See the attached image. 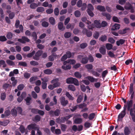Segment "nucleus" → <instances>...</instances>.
Returning <instances> with one entry per match:
<instances>
[{
  "instance_id": "1",
  "label": "nucleus",
  "mask_w": 135,
  "mask_h": 135,
  "mask_svg": "<svg viewBox=\"0 0 135 135\" xmlns=\"http://www.w3.org/2000/svg\"><path fill=\"white\" fill-rule=\"evenodd\" d=\"M127 108V106L125 105L123 107V110L118 115L117 121L118 122L120 120V119L123 118L126 114V110Z\"/></svg>"
},
{
  "instance_id": "2",
  "label": "nucleus",
  "mask_w": 135,
  "mask_h": 135,
  "mask_svg": "<svg viewBox=\"0 0 135 135\" xmlns=\"http://www.w3.org/2000/svg\"><path fill=\"white\" fill-rule=\"evenodd\" d=\"M43 51L41 50H38L36 53L35 55L33 56V59L36 60H40V57L42 55Z\"/></svg>"
},
{
  "instance_id": "3",
  "label": "nucleus",
  "mask_w": 135,
  "mask_h": 135,
  "mask_svg": "<svg viewBox=\"0 0 135 135\" xmlns=\"http://www.w3.org/2000/svg\"><path fill=\"white\" fill-rule=\"evenodd\" d=\"M82 32L83 34L86 35L88 37H90L92 35V32L85 28L83 29Z\"/></svg>"
},
{
  "instance_id": "4",
  "label": "nucleus",
  "mask_w": 135,
  "mask_h": 135,
  "mask_svg": "<svg viewBox=\"0 0 135 135\" xmlns=\"http://www.w3.org/2000/svg\"><path fill=\"white\" fill-rule=\"evenodd\" d=\"M18 41L22 43L25 44L26 42H29L30 40L27 37L23 36L21 38L18 39Z\"/></svg>"
},
{
  "instance_id": "5",
  "label": "nucleus",
  "mask_w": 135,
  "mask_h": 135,
  "mask_svg": "<svg viewBox=\"0 0 135 135\" xmlns=\"http://www.w3.org/2000/svg\"><path fill=\"white\" fill-rule=\"evenodd\" d=\"M60 102L61 104L62 105L64 106H65L68 103V101L67 100H65V98L62 96L60 98Z\"/></svg>"
},
{
  "instance_id": "6",
  "label": "nucleus",
  "mask_w": 135,
  "mask_h": 135,
  "mask_svg": "<svg viewBox=\"0 0 135 135\" xmlns=\"http://www.w3.org/2000/svg\"><path fill=\"white\" fill-rule=\"evenodd\" d=\"M38 126L35 123H32L29 125L27 127V129L29 130L31 129H34L36 130L38 127Z\"/></svg>"
},
{
  "instance_id": "7",
  "label": "nucleus",
  "mask_w": 135,
  "mask_h": 135,
  "mask_svg": "<svg viewBox=\"0 0 135 135\" xmlns=\"http://www.w3.org/2000/svg\"><path fill=\"white\" fill-rule=\"evenodd\" d=\"M29 97H27L25 99V100L26 102V104L27 105H30L31 103V100H32V98L31 97L30 94H28Z\"/></svg>"
},
{
  "instance_id": "8",
  "label": "nucleus",
  "mask_w": 135,
  "mask_h": 135,
  "mask_svg": "<svg viewBox=\"0 0 135 135\" xmlns=\"http://www.w3.org/2000/svg\"><path fill=\"white\" fill-rule=\"evenodd\" d=\"M101 14L103 16L105 17L107 20H110L111 16L110 14L106 12H102Z\"/></svg>"
},
{
  "instance_id": "9",
  "label": "nucleus",
  "mask_w": 135,
  "mask_h": 135,
  "mask_svg": "<svg viewBox=\"0 0 135 135\" xmlns=\"http://www.w3.org/2000/svg\"><path fill=\"white\" fill-rule=\"evenodd\" d=\"M133 104V100H128L127 103V109L128 110H129V108L132 107Z\"/></svg>"
},
{
  "instance_id": "10",
  "label": "nucleus",
  "mask_w": 135,
  "mask_h": 135,
  "mask_svg": "<svg viewBox=\"0 0 135 135\" xmlns=\"http://www.w3.org/2000/svg\"><path fill=\"white\" fill-rule=\"evenodd\" d=\"M85 68L87 69L88 72L91 73V70H92L93 66L91 64H88L85 66Z\"/></svg>"
},
{
  "instance_id": "11",
  "label": "nucleus",
  "mask_w": 135,
  "mask_h": 135,
  "mask_svg": "<svg viewBox=\"0 0 135 135\" xmlns=\"http://www.w3.org/2000/svg\"><path fill=\"white\" fill-rule=\"evenodd\" d=\"M124 132L125 135H129L131 133L130 129L127 126H126L124 127Z\"/></svg>"
},
{
  "instance_id": "12",
  "label": "nucleus",
  "mask_w": 135,
  "mask_h": 135,
  "mask_svg": "<svg viewBox=\"0 0 135 135\" xmlns=\"http://www.w3.org/2000/svg\"><path fill=\"white\" fill-rule=\"evenodd\" d=\"M41 117L39 115H35L34 118L32 119V120L35 122H38L41 120Z\"/></svg>"
},
{
  "instance_id": "13",
  "label": "nucleus",
  "mask_w": 135,
  "mask_h": 135,
  "mask_svg": "<svg viewBox=\"0 0 135 135\" xmlns=\"http://www.w3.org/2000/svg\"><path fill=\"white\" fill-rule=\"evenodd\" d=\"M96 8L98 10L103 12L106 11V9L104 7L101 5H98L97 6Z\"/></svg>"
},
{
  "instance_id": "14",
  "label": "nucleus",
  "mask_w": 135,
  "mask_h": 135,
  "mask_svg": "<svg viewBox=\"0 0 135 135\" xmlns=\"http://www.w3.org/2000/svg\"><path fill=\"white\" fill-rule=\"evenodd\" d=\"M83 122L82 119L81 118H75L74 121V123L76 124H80Z\"/></svg>"
},
{
  "instance_id": "15",
  "label": "nucleus",
  "mask_w": 135,
  "mask_h": 135,
  "mask_svg": "<svg viewBox=\"0 0 135 135\" xmlns=\"http://www.w3.org/2000/svg\"><path fill=\"white\" fill-rule=\"evenodd\" d=\"M107 39V36L105 35H102L99 38V40L102 42L106 41Z\"/></svg>"
},
{
  "instance_id": "16",
  "label": "nucleus",
  "mask_w": 135,
  "mask_h": 135,
  "mask_svg": "<svg viewBox=\"0 0 135 135\" xmlns=\"http://www.w3.org/2000/svg\"><path fill=\"white\" fill-rule=\"evenodd\" d=\"M88 57L86 56L83 57L80 61V62L83 64H87L88 61Z\"/></svg>"
},
{
  "instance_id": "17",
  "label": "nucleus",
  "mask_w": 135,
  "mask_h": 135,
  "mask_svg": "<svg viewBox=\"0 0 135 135\" xmlns=\"http://www.w3.org/2000/svg\"><path fill=\"white\" fill-rule=\"evenodd\" d=\"M99 52L103 55H105L106 53V50L104 46L101 47L99 49Z\"/></svg>"
},
{
  "instance_id": "18",
  "label": "nucleus",
  "mask_w": 135,
  "mask_h": 135,
  "mask_svg": "<svg viewBox=\"0 0 135 135\" xmlns=\"http://www.w3.org/2000/svg\"><path fill=\"white\" fill-rule=\"evenodd\" d=\"M120 27V25L119 24L115 23L113 25L112 27V30H115L117 29H119Z\"/></svg>"
},
{
  "instance_id": "19",
  "label": "nucleus",
  "mask_w": 135,
  "mask_h": 135,
  "mask_svg": "<svg viewBox=\"0 0 135 135\" xmlns=\"http://www.w3.org/2000/svg\"><path fill=\"white\" fill-rule=\"evenodd\" d=\"M125 40L121 39L119 40V41H117L116 44L118 46H119L120 44L122 45L125 42Z\"/></svg>"
},
{
  "instance_id": "20",
  "label": "nucleus",
  "mask_w": 135,
  "mask_h": 135,
  "mask_svg": "<svg viewBox=\"0 0 135 135\" xmlns=\"http://www.w3.org/2000/svg\"><path fill=\"white\" fill-rule=\"evenodd\" d=\"M132 5L129 2L126 3V4L124 6V8L127 10H130L132 8Z\"/></svg>"
},
{
  "instance_id": "21",
  "label": "nucleus",
  "mask_w": 135,
  "mask_h": 135,
  "mask_svg": "<svg viewBox=\"0 0 135 135\" xmlns=\"http://www.w3.org/2000/svg\"><path fill=\"white\" fill-rule=\"evenodd\" d=\"M94 23L96 27L98 28H100L101 27V24L99 21L97 20H95L94 21Z\"/></svg>"
},
{
  "instance_id": "22",
  "label": "nucleus",
  "mask_w": 135,
  "mask_h": 135,
  "mask_svg": "<svg viewBox=\"0 0 135 135\" xmlns=\"http://www.w3.org/2000/svg\"><path fill=\"white\" fill-rule=\"evenodd\" d=\"M49 21L50 23L52 25H54L55 24V21L54 18L52 17H51L49 18Z\"/></svg>"
},
{
  "instance_id": "23",
  "label": "nucleus",
  "mask_w": 135,
  "mask_h": 135,
  "mask_svg": "<svg viewBox=\"0 0 135 135\" xmlns=\"http://www.w3.org/2000/svg\"><path fill=\"white\" fill-rule=\"evenodd\" d=\"M11 114L13 116L16 117L17 115V111L16 109L13 108L11 110Z\"/></svg>"
},
{
  "instance_id": "24",
  "label": "nucleus",
  "mask_w": 135,
  "mask_h": 135,
  "mask_svg": "<svg viewBox=\"0 0 135 135\" xmlns=\"http://www.w3.org/2000/svg\"><path fill=\"white\" fill-rule=\"evenodd\" d=\"M129 30V28H125L122 30H119V33L120 35H123L127 32V31Z\"/></svg>"
},
{
  "instance_id": "25",
  "label": "nucleus",
  "mask_w": 135,
  "mask_h": 135,
  "mask_svg": "<svg viewBox=\"0 0 135 135\" xmlns=\"http://www.w3.org/2000/svg\"><path fill=\"white\" fill-rule=\"evenodd\" d=\"M74 79V78L70 77L68 78L66 80V82L67 84H72Z\"/></svg>"
},
{
  "instance_id": "26",
  "label": "nucleus",
  "mask_w": 135,
  "mask_h": 135,
  "mask_svg": "<svg viewBox=\"0 0 135 135\" xmlns=\"http://www.w3.org/2000/svg\"><path fill=\"white\" fill-rule=\"evenodd\" d=\"M62 69L64 70H70L71 69V66L70 65H66V66H65L64 65H62L61 66Z\"/></svg>"
},
{
  "instance_id": "27",
  "label": "nucleus",
  "mask_w": 135,
  "mask_h": 135,
  "mask_svg": "<svg viewBox=\"0 0 135 135\" xmlns=\"http://www.w3.org/2000/svg\"><path fill=\"white\" fill-rule=\"evenodd\" d=\"M13 35V34L11 32H8L7 33L6 37L8 39L11 40L12 38Z\"/></svg>"
},
{
  "instance_id": "28",
  "label": "nucleus",
  "mask_w": 135,
  "mask_h": 135,
  "mask_svg": "<svg viewBox=\"0 0 135 135\" xmlns=\"http://www.w3.org/2000/svg\"><path fill=\"white\" fill-rule=\"evenodd\" d=\"M71 35V33L70 32H67L64 34V37L65 38H70Z\"/></svg>"
},
{
  "instance_id": "29",
  "label": "nucleus",
  "mask_w": 135,
  "mask_h": 135,
  "mask_svg": "<svg viewBox=\"0 0 135 135\" xmlns=\"http://www.w3.org/2000/svg\"><path fill=\"white\" fill-rule=\"evenodd\" d=\"M74 75L75 77L78 78H80L82 77L81 73L78 72H76L75 73Z\"/></svg>"
},
{
  "instance_id": "30",
  "label": "nucleus",
  "mask_w": 135,
  "mask_h": 135,
  "mask_svg": "<svg viewBox=\"0 0 135 135\" xmlns=\"http://www.w3.org/2000/svg\"><path fill=\"white\" fill-rule=\"evenodd\" d=\"M6 62L8 65L10 66H14L15 65V62L10 60H7Z\"/></svg>"
},
{
  "instance_id": "31",
  "label": "nucleus",
  "mask_w": 135,
  "mask_h": 135,
  "mask_svg": "<svg viewBox=\"0 0 135 135\" xmlns=\"http://www.w3.org/2000/svg\"><path fill=\"white\" fill-rule=\"evenodd\" d=\"M68 88L69 90L73 91H75L76 90L75 86L73 85H69Z\"/></svg>"
},
{
  "instance_id": "32",
  "label": "nucleus",
  "mask_w": 135,
  "mask_h": 135,
  "mask_svg": "<svg viewBox=\"0 0 135 135\" xmlns=\"http://www.w3.org/2000/svg\"><path fill=\"white\" fill-rule=\"evenodd\" d=\"M44 73L46 74L50 75L52 73V71L50 69H47L44 70Z\"/></svg>"
},
{
  "instance_id": "33",
  "label": "nucleus",
  "mask_w": 135,
  "mask_h": 135,
  "mask_svg": "<svg viewBox=\"0 0 135 135\" xmlns=\"http://www.w3.org/2000/svg\"><path fill=\"white\" fill-rule=\"evenodd\" d=\"M83 98V95H79L77 99V103H80L82 101Z\"/></svg>"
},
{
  "instance_id": "34",
  "label": "nucleus",
  "mask_w": 135,
  "mask_h": 135,
  "mask_svg": "<svg viewBox=\"0 0 135 135\" xmlns=\"http://www.w3.org/2000/svg\"><path fill=\"white\" fill-rule=\"evenodd\" d=\"M65 95L69 100H74V98L71 95L69 92H66L65 93Z\"/></svg>"
},
{
  "instance_id": "35",
  "label": "nucleus",
  "mask_w": 135,
  "mask_h": 135,
  "mask_svg": "<svg viewBox=\"0 0 135 135\" xmlns=\"http://www.w3.org/2000/svg\"><path fill=\"white\" fill-rule=\"evenodd\" d=\"M35 51L33 50L32 52L27 54L26 55V56L28 58H31L34 56L33 55L35 54Z\"/></svg>"
},
{
  "instance_id": "36",
  "label": "nucleus",
  "mask_w": 135,
  "mask_h": 135,
  "mask_svg": "<svg viewBox=\"0 0 135 135\" xmlns=\"http://www.w3.org/2000/svg\"><path fill=\"white\" fill-rule=\"evenodd\" d=\"M105 46L107 50H109L111 49L113 47V45L109 43H107Z\"/></svg>"
},
{
  "instance_id": "37",
  "label": "nucleus",
  "mask_w": 135,
  "mask_h": 135,
  "mask_svg": "<svg viewBox=\"0 0 135 135\" xmlns=\"http://www.w3.org/2000/svg\"><path fill=\"white\" fill-rule=\"evenodd\" d=\"M60 127L62 131L63 132H65L67 128V126L65 124H62L61 125Z\"/></svg>"
},
{
  "instance_id": "38",
  "label": "nucleus",
  "mask_w": 135,
  "mask_h": 135,
  "mask_svg": "<svg viewBox=\"0 0 135 135\" xmlns=\"http://www.w3.org/2000/svg\"><path fill=\"white\" fill-rule=\"evenodd\" d=\"M94 8L92 5L91 4H89L88 5V9L87 11H93Z\"/></svg>"
},
{
  "instance_id": "39",
  "label": "nucleus",
  "mask_w": 135,
  "mask_h": 135,
  "mask_svg": "<svg viewBox=\"0 0 135 135\" xmlns=\"http://www.w3.org/2000/svg\"><path fill=\"white\" fill-rule=\"evenodd\" d=\"M43 129L44 131L46 133L47 135H50V134L51 132L50 129L47 128H43Z\"/></svg>"
},
{
  "instance_id": "40",
  "label": "nucleus",
  "mask_w": 135,
  "mask_h": 135,
  "mask_svg": "<svg viewBox=\"0 0 135 135\" xmlns=\"http://www.w3.org/2000/svg\"><path fill=\"white\" fill-rule=\"evenodd\" d=\"M91 73L94 76L96 77H99L100 74L97 72L94 71L93 70H91Z\"/></svg>"
},
{
  "instance_id": "41",
  "label": "nucleus",
  "mask_w": 135,
  "mask_h": 135,
  "mask_svg": "<svg viewBox=\"0 0 135 135\" xmlns=\"http://www.w3.org/2000/svg\"><path fill=\"white\" fill-rule=\"evenodd\" d=\"M99 33L98 31H96L93 35V37L95 39H97L99 37Z\"/></svg>"
},
{
  "instance_id": "42",
  "label": "nucleus",
  "mask_w": 135,
  "mask_h": 135,
  "mask_svg": "<svg viewBox=\"0 0 135 135\" xmlns=\"http://www.w3.org/2000/svg\"><path fill=\"white\" fill-rule=\"evenodd\" d=\"M95 116V114L94 113H93L90 114L88 117L89 119L90 120H92L94 118Z\"/></svg>"
},
{
  "instance_id": "43",
  "label": "nucleus",
  "mask_w": 135,
  "mask_h": 135,
  "mask_svg": "<svg viewBox=\"0 0 135 135\" xmlns=\"http://www.w3.org/2000/svg\"><path fill=\"white\" fill-rule=\"evenodd\" d=\"M18 65L22 66L23 67H26L27 66V64L25 62L20 61L18 63Z\"/></svg>"
},
{
  "instance_id": "44",
  "label": "nucleus",
  "mask_w": 135,
  "mask_h": 135,
  "mask_svg": "<svg viewBox=\"0 0 135 135\" xmlns=\"http://www.w3.org/2000/svg\"><path fill=\"white\" fill-rule=\"evenodd\" d=\"M0 65L1 66L2 65L3 68H5L7 66V64H6L5 61L3 60H0Z\"/></svg>"
},
{
  "instance_id": "45",
  "label": "nucleus",
  "mask_w": 135,
  "mask_h": 135,
  "mask_svg": "<svg viewBox=\"0 0 135 135\" xmlns=\"http://www.w3.org/2000/svg\"><path fill=\"white\" fill-rule=\"evenodd\" d=\"M44 11V8L42 7H38L36 11L38 12H42Z\"/></svg>"
},
{
  "instance_id": "46",
  "label": "nucleus",
  "mask_w": 135,
  "mask_h": 135,
  "mask_svg": "<svg viewBox=\"0 0 135 135\" xmlns=\"http://www.w3.org/2000/svg\"><path fill=\"white\" fill-rule=\"evenodd\" d=\"M55 15L56 16H58L59 14V8H55L54 11Z\"/></svg>"
},
{
  "instance_id": "47",
  "label": "nucleus",
  "mask_w": 135,
  "mask_h": 135,
  "mask_svg": "<svg viewBox=\"0 0 135 135\" xmlns=\"http://www.w3.org/2000/svg\"><path fill=\"white\" fill-rule=\"evenodd\" d=\"M15 13L14 12H11L8 15L10 19H12L15 17Z\"/></svg>"
},
{
  "instance_id": "48",
  "label": "nucleus",
  "mask_w": 135,
  "mask_h": 135,
  "mask_svg": "<svg viewBox=\"0 0 135 135\" xmlns=\"http://www.w3.org/2000/svg\"><path fill=\"white\" fill-rule=\"evenodd\" d=\"M6 95L5 93H2L1 94V98L2 100H4L6 99Z\"/></svg>"
},
{
  "instance_id": "49",
  "label": "nucleus",
  "mask_w": 135,
  "mask_h": 135,
  "mask_svg": "<svg viewBox=\"0 0 135 135\" xmlns=\"http://www.w3.org/2000/svg\"><path fill=\"white\" fill-rule=\"evenodd\" d=\"M38 6V5L36 3H33L31 4L30 7L32 9H35Z\"/></svg>"
},
{
  "instance_id": "50",
  "label": "nucleus",
  "mask_w": 135,
  "mask_h": 135,
  "mask_svg": "<svg viewBox=\"0 0 135 135\" xmlns=\"http://www.w3.org/2000/svg\"><path fill=\"white\" fill-rule=\"evenodd\" d=\"M41 25L43 27H46L48 26L49 23L47 22L44 21L42 23Z\"/></svg>"
},
{
  "instance_id": "51",
  "label": "nucleus",
  "mask_w": 135,
  "mask_h": 135,
  "mask_svg": "<svg viewBox=\"0 0 135 135\" xmlns=\"http://www.w3.org/2000/svg\"><path fill=\"white\" fill-rule=\"evenodd\" d=\"M19 130L21 133H24L25 131L24 127L23 125H21L19 128Z\"/></svg>"
},
{
  "instance_id": "52",
  "label": "nucleus",
  "mask_w": 135,
  "mask_h": 135,
  "mask_svg": "<svg viewBox=\"0 0 135 135\" xmlns=\"http://www.w3.org/2000/svg\"><path fill=\"white\" fill-rule=\"evenodd\" d=\"M31 36L33 37V38L35 41L36 40L37 38V36L36 33L35 32H33Z\"/></svg>"
},
{
  "instance_id": "53",
  "label": "nucleus",
  "mask_w": 135,
  "mask_h": 135,
  "mask_svg": "<svg viewBox=\"0 0 135 135\" xmlns=\"http://www.w3.org/2000/svg\"><path fill=\"white\" fill-rule=\"evenodd\" d=\"M72 116V115H70L68 116H65L64 117H62L61 119H62L64 121H65V120H68Z\"/></svg>"
},
{
  "instance_id": "54",
  "label": "nucleus",
  "mask_w": 135,
  "mask_h": 135,
  "mask_svg": "<svg viewBox=\"0 0 135 135\" xmlns=\"http://www.w3.org/2000/svg\"><path fill=\"white\" fill-rule=\"evenodd\" d=\"M74 15L76 17H79L80 16L81 14L79 11L78 10H76L74 12Z\"/></svg>"
},
{
  "instance_id": "55",
  "label": "nucleus",
  "mask_w": 135,
  "mask_h": 135,
  "mask_svg": "<svg viewBox=\"0 0 135 135\" xmlns=\"http://www.w3.org/2000/svg\"><path fill=\"white\" fill-rule=\"evenodd\" d=\"M72 84L76 86H78L79 85V83L78 80L75 78H74V79Z\"/></svg>"
},
{
  "instance_id": "56",
  "label": "nucleus",
  "mask_w": 135,
  "mask_h": 135,
  "mask_svg": "<svg viewBox=\"0 0 135 135\" xmlns=\"http://www.w3.org/2000/svg\"><path fill=\"white\" fill-rule=\"evenodd\" d=\"M60 110L59 109H56L54 111V115L56 116H59L60 113Z\"/></svg>"
},
{
  "instance_id": "57",
  "label": "nucleus",
  "mask_w": 135,
  "mask_h": 135,
  "mask_svg": "<svg viewBox=\"0 0 135 135\" xmlns=\"http://www.w3.org/2000/svg\"><path fill=\"white\" fill-rule=\"evenodd\" d=\"M91 125V124L88 122H85L84 124V127L87 128H90Z\"/></svg>"
},
{
  "instance_id": "58",
  "label": "nucleus",
  "mask_w": 135,
  "mask_h": 135,
  "mask_svg": "<svg viewBox=\"0 0 135 135\" xmlns=\"http://www.w3.org/2000/svg\"><path fill=\"white\" fill-rule=\"evenodd\" d=\"M59 29L60 30H62L63 28V24L62 22H59L58 25Z\"/></svg>"
},
{
  "instance_id": "59",
  "label": "nucleus",
  "mask_w": 135,
  "mask_h": 135,
  "mask_svg": "<svg viewBox=\"0 0 135 135\" xmlns=\"http://www.w3.org/2000/svg\"><path fill=\"white\" fill-rule=\"evenodd\" d=\"M31 65L33 66H37L39 64L37 62L35 61H32L30 62Z\"/></svg>"
},
{
  "instance_id": "60",
  "label": "nucleus",
  "mask_w": 135,
  "mask_h": 135,
  "mask_svg": "<svg viewBox=\"0 0 135 135\" xmlns=\"http://www.w3.org/2000/svg\"><path fill=\"white\" fill-rule=\"evenodd\" d=\"M87 78L91 82H93L95 81V78L90 76H87Z\"/></svg>"
},
{
  "instance_id": "61",
  "label": "nucleus",
  "mask_w": 135,
  "mask_h": 135,
  "mask_svg": "<svg viewBox=\"0 0 135 135\" xmlns=\"http://www.w3.org/2000/svg\"><path fill=\"white\" fill-rule=\"evenodd\" d=\"M83 2L81 0H79L77 2V6L78 7H80L82 6Z\"/></svg>"
},
{
  "instance_id": "62",
  "label": "nucleus",
  "mask_w": 135,
  "mask_h": 135,
  "mask_svg": "<svg viewBox=\"0 0 135 135\" xmlns=\"http://www.w3.org/2000/svg\"><path fill=\"white\" fill-rule=\"evenodd\" d=\"M24 87V84H19L17 86V88L18 90H21L23 89Z\"/></svg>"
},
{
  "instance_id": "63",
  "label": "nucleus",
  "mask_w": 135,
  "mask_h": 135,
  "mask_svg": "<svg viewBox=\"0 0 135 135\" xmlns=\"http://www.w3.org/2000/svg\"><path fill=\"white\" fill-rule=\"evenodd\" d=\"M8 131L7 130H4L1 132V135H9L7 133Z\"/></svg>"
},
{
  "instance_id": "64",
  "label": "nucleus",
  "mask_w": 135,
  "mask_h": 135,
  "mask_svg": "<svg viewBox=\"0 0 135 135\" xmlns=\"http://www.w3.org/2000/svg\"><path fill=\"white\" fill-rule=\"evenodd\" d=\"M112 135H124V134L123 133H120L116 131H114Z\"/></svg>"
}]
</instances>
